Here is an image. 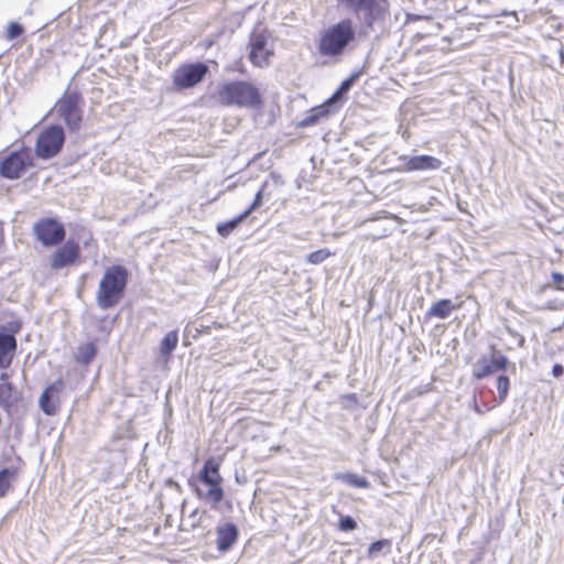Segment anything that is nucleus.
I'll use <instances>...</instances> for the list:
<instances>
[{
	"mask_svg": "<svg viewBox=\"0 0 564 564\" xmlns=\"http://www.w3.org/2000/svg\"><path fill=\"white\" fill-rule=\"evenodd\" d=\"M223 476L220 475V463L215 457L207 458L196 477H191L187 485L195 496L217 510L225 498L223 487Z\"/></svg>",
	"mask_w": 564,
	"mask_h": 564,
	"instance_id": "obj_1",
	"label": "nucleus"
},
{
	"mask_svg": "<svg viewBox=\"0 0 564 564\" xmlns=\"http://www.w3.org/2000/svg\"><path fill=\"white\" fill-rule=\"evenodd\" d=\"M356 40L357 32L354 21L350 18L340 19L321 33L317 43L318 53L326 57L340 56Z\"/></svg>",
	"mask_w": 564,
	"mask_h": 564,
	"instance_id": "obj_2",
	"label": "nucleus"
},
{
	"mask_svg": "<svg viewBox=\"0 0 564 564\" xmlns=\"http://www.w3.org/2000/svg\"><path fill=\"white\" fill-rule=\"evenodd\" d=\"M217 101L224 107L247 109H258L263 105L259 88L248 80H231L218 85Z\"/></svg>",
	"mask_w": 564,
	"mask_h": 564,
	"instance_id": "obj_3",
	"label": "nucleus"
},
{
	"mask_svg": "<svg viewBox=\"0 0 564 564\" xmlns=\"http://www.w3.org/2000/svg\"><path fill=\"white\" fill-rule=\"evenodd\" d=\"M129 272L122 264L106 268L98 284L96 303L101 310H109L120 303L128 285Z\"/></svg>",
	"mask_w": 564,
	"mask_h": 564,
	"instance_id": "obj_4",
	"label": "nucleus"
},
{
	"mask_svg": "<svg viewBox=\"0 0 564 564\" xmlns=\"http://www.w3.org/2000/svg\"><path fill=\"white\" fill-rule=\"evenodd\" d=\"M390 2L388 0H375L370 2L361 14L356 18L360 23L365 35L376 33V37L387 33L391 25Z\"/></svg>",
	"mask_w": 564,
	"mask_h": 564,
	"instance_id": "obj_5",
	"label": "nucleus"
},
{
	"mask_svg": "<svg viewBox=\"0 0 564 564\" xmlns=\"http://www.w3.org/2000/svg\"><path fill=\"white\" fill-rule=\"evenodd\" d=\"M66 133L58 123L44 127L37 134L34 144V155L40 160H51L57 156L64 148Z\"/></svg>",
	"mask_w": 564,
	"mask_h": 564,
	"instance_id": "obj_6",
	"label": "nucleus"
},
{
	"mask_svg": "<svg viewBox=\"0 0 564 564\" xmlns=\"http://www.w3.org/2000/svg\"><path fill=\"white\" fill-rule=\"evenodd\" d=\"M84 99L78 90H66L56 101L55 110L69 131L76 132L82 127Z\"/></svg>",
	"mask_w": 564,
	"mask_h": 564,
	"instance_id": "obj_7",
	"label": "nucleus"
},
{
	"mask_svg": "<svg viewBox=\"0 0 564 564\" xmlns=\"http://www.w3.org/2000/svg\"><path fill=\"white\" fill-rule=\"evenodd\" d=\"M34 165V158L29 147L0 154V177L14 181L20 178L28 169Z\"/></svg>",
	"mask_w": 564,
	"mask_h": 564,
	"instance_id": "obj_8",
	"label": "nucleus"
},
{
	"mask_svg": "<svg viewBox=\"0 0 564 564\" xmlns=\"http://www.w3.org/2000/svg\"><path fill=\"white\" fill-rule=\"evenodd\" d=\"M516 369V364H511L501 350L491 345L489 354L481 355L473 365V378L479 381L498 371L510 370L514 373Z\"/></svg>",
	"mask_w": 564,
	"mask_h": 564,
	"instance_id": "obj_9",
	"label": "nucleus"
},
{
	"mask_svg": "<svg viewBox=\"0 0 564 564\" xmlns=\"http://www.w3.org/2000/svg\"><path fill=\"white\" fill-rule=\"evenodd\" d=\"M33 235L43 247H56L64 242L66 230L56 217H43L33 224Z\"/></svg>",
	"mask_w": 564,
	"mask_h": 564,
	"instance_id": "obj_10",
	"label": "nucleus"
},
{
	"mask_svg": "<svg viewBox=\"0 0 564 564\" xmlns=\"http://www.w3.org/2000/svg\"><path fill=\"white\" fill-rule=\"evenodd\" d=\"M209 73V67L204 62L186 63L178 66L172 75L176 90H185L197 86Z\"/></svg>",
	"mask_w": 564,
	"mask_h": 564,
	"instance_id": "obj_11",
	"label": "nucleus"
},
{
	"mask_svg": "<svg viewBox=\"0 0 564 564\" xmlns=\"http://www.w3.org/2000/svg\"><path fill=\"white\" fill-rule=\"evenodd\" d=\"M22 323L18 319L8 322L0 327V368L7 369L13 359L17 349L15 334L20 332Z\"/></svg>",
	"mask_w": 564,
	"mask_h": 564,
	"instance_id": "obj_12",
	"label": "nucleus"
},
{
	"mask_svg": "<svg viewBox=\"0 0 564 564\" xmlns=\"http://www.w3.org/2000/svg\"><path fill=\"white\" fill-rule=\"evenodd\" d=\"M269 32L267 30H254L249 37V61L256 67H265L273 55V51L268 48Z\"/></svg>",
	"mask_w": 564,
	"mask_h": 564,
	"instance_id": "obj_13",
	"label": "nucleus"
},
{
	"mask_svg": "<svg viewBox=\"0 0 564 564\" xmlns=\"http://www.w3.org/2000/svg\"><path fill=\"white\" fill-rule=\"evenodd\" d=\"M398 170L403 172L436 171L442 166V161L433 155H400Z\"/></svg>",
	"mask_w": 564,
	"mask_h": 564,
	"instance_id": "obj_14",
	"label": "nucleus"
},
{
	"mask_svg": "<svg viewBox=\"0 0 564 564\" xmlns=\"http://www.w3.org/2000/svg\"><path fill=\"white\" fill-rule=\"evenodd\" d=\"M51 256V268L61 270L73 265L80 257V247L73 239L64 240Z\"/></svg>",
	"mask_w": 564,
	"mask_h": 564,
	"instance_id": "obj_15",
	"label": "nucleus"
},
{
	"mask_svg": "<svg viewBox=\"0 0 564 564\" xmlns=\"http://www.w3.org/2000/svg\"><path fill=\"white\" fill-rule=\"evenodd\" d=\"M65 384L59 378L50 383L39 399V406L46 415H55L59 406V393L63 391Z\"/></svg>",
	"mask_w": 564,
	"mask_h": 564,
	"instance_id": "obj_16",
	"label": "nucleus"
},
{
	"mask_svg": "<svg viewBox=\"0 0 564 564\" xmlns=\"http://www.w3.org/2000/svg\"><path fill=\"white\" fill-rule=\"evenodd\" d=\"M239 528L236 523L227 521L216 527V547L221 554L229 552L239 539Z\"/></svg>",
	"mask_w": 564,
	"mask_h": 564,
	"instance_id": "obj_17",
	"label": "nucleus"
},
{
	"mask_svg": "<svg viewBox=\"0 0 564 564\" xmlns=\"http://www.w3.org/2000/svg\"><path fill=\"white\" fill-rule=\"evenodd\" d=\"M339 107L330 104L329 99H326L323 104L313 107L306 113V116L297 123L301 128H308L318 124L322 120L328 119L332 115L336 113Z\"/></svg>",
	"mask_w": 564,
	"mask_h": 564,
	"instance_id": "obj_18",
	"label": "nucleus"
},
{
	"mask_svg": "<svg viewBox=\"0 0 564 564\" xmlns=\"http://www.w3.org/2000/svg\"><path fill=\"white\" fill-rule=\"evenodd\" d=\"M364 74V67L355 69L346 79H344L335 93L328 98L330 104L339 107L346 99L347 94Z\"/></svg>",
	"mask_w": 564,
	"mask_h": 564,
	"instance_id": "obj_19",
	"label": "nucleus"
},
{
	"mask_svg": "<svg viewBox=\"0 0 564 564\" xmlns=\"http://www.w3.org/2000/svg\"><path fill=\"white\" fill-rule=\"evenodd\" d=\"M20 392L11 382H0V408L10 413L20 399Z\"/></svg>",
	"mask_w": 564,
	"mask_h": 564,
	"instance_id": "obj_20",
	"label": "nucleus"
},
{
	"mask_svg": "<svg viewBox=\"0 0 564 564\" xmlns=\"http://www.w3.org/2000/svg\"><path fill=\"white\" fill-rule=\"evenodd\" d=\"M456 308L451 299H441L432 304L427 310L425 317H437L441 319L447 318Z\"/></svg>",
	"mask_w": 564,
	"mask_h": 564,
	"instance_id": "obj_21",
	"label": "nucleus"
},
{
	"mask_svg": "<svg viewBox=\"0 0 564 564\" xmlns=\"http://www.w3.org/2000/svg\"><path fill=\"white\" fill-rule=\"evenodd\" d=\"M97 355V346L93 341H86L77 347L75 359L77 362L88 366Z\"/></svg>",
	"mask_w": 564,
	"mask_h": 564,
	"instance_id": "obj_22",
	"label": "nucleus"
},
{
	"mask_svg": "<svg viewBox=\"0 0 564 564\" xmlns=\"http://www.w3.org/2000/svg\"><path fill=\"white\" fill-rule=\"evenodd\" d=\"M178 344V332L176 329L170 330L165 334L160 343V355L164 359H169Z\"/></svg>",
	"mask_w": 564,
	"mask_h": 564,
	"instance_id": "obj_23",
	"label": "nucleus"
},
{
	"mask_svg": "<svg viewBox=\"0 0 564 564\" xmlns=\"http://www.w3.org/2000/svg\"><path fill=\"white\" fill-rule=\"evenodd\" d=\"M18 476L15 467H3L0 469V498H3L12 487V482Z\"/></svg>",
	"mask_w": 564,
	"mask_h": 564,
	"instance_id": "obj_24",
	"label": "nucleus"
},
{
	"mask_svg": "<svg viewBox=\"0 0 564 564\" xmlns=\"http://www.w3.org/2000/svg\"><path fill=\"white\" fill-rule=\"evenodd\" d=\"M335 479L340 480L350 487L367 489L370 487V482L366 477H361L354 473H337Z\"/></svg>",
	"mask_w": 564,
	"mask_h": 564,
	"instance_id": "obj_25",
	"label": "nucleus"
},
{
	"mask_svg": "<svg viewBox=\"0 0 564 564\" xmlns=\"http://www.w3.org/2000/svg\"><path fill=\"white\" fill-rule=\"evenodd\" d=\"M247 214L245 212L240 213L239 215L235 216L234 218L226 220L224 223H219L217 225V232L219 236L226 238L231 232H234L238 226L247 218Z\"/></svg>",
	"mask_w": 564,
	"mask_h": 564,
	"instance_id": "obj_26",
	"label": "nucleus"
},
{
	"mask_svg": "<svg viewBox=\"0 0 564 564\" xmlns=\"http://www.w3.org/2000/svg\"><path fill=\"white\" fill-rule=\"evenodd\" d=\"M338 6L354 17L362 13V10L375 0H336Z\"/></svg>",
	"mask_w": 564,
	"mask_h": 564,
	"instance_id": "obj_27",
	"label": "nucleus"
},
{
	"mask_svg": "<svg viewBox=\"0 0 564 564\" xmlns=\"http://www.w3.org/2000/svg\"><path fill=\"white\" fill-rule=\"evenodd\" d=\"M270 187H271L270 182L262 183L260 189L256 193L251 205L247 209L243 210L245 214H247V216H249L252 212H254L257 208H259L262 205L263 199L265 197L271 196Z\"/></svg>",
	"mask_w": 564,
	"mask_h": 564,
	"instance_id": "obj_28",
	"label": "nucleus"
},
{
	"mask_svg": "<svg viewBox=\"0 0 564 564\" xmlns=\"http://www.w3.org/2000/svg\"><path fill=\"white\" fill-rule=\"evenodd\" d=\"M496 387H497V391H498L496 402H497V404H502L509 395V390H510L509 376H507L505 373H500L496 379Z\"/></svg>",
	"mask_w": 564,
	"mask_h": 564,
	"instance_id": "obj_29",
	"label": "nucleus"
},
{
	"mask_svg": "<svg viewBox=\"0 0 564 564\" xmlns=\"http://www.w3.org/2000/svg\"><path fill=\"white\" fill-rule=\"evenodd\" d=\"M384 549L387 550V553L391 552V541L388 539H379L370 543L367 550V554L368 556L372 557Z\"/></svg>",
	"mask_w": 564,
	"mask_h": 564,
	"instance_id": "obj_30",
	"label": "nucleus"
},
{
	"mask_svg": "<svg viewBox=\"0 0 564 564\" xmlns=\"http://www.w3.org/2000/svg\"><path fill=\"white\" fill-rule=\"evenodd\" d=\"M333 254V252L327 249H318L315 250L306 256V261L311 264L318 265L323 263L327 258H329Z\"/></svg>",
	"mask_w": 564,
	"mask_h": 564,
	"instance_id": "obj_31",
	"label": "nucleus"
},
{
	"mask_svg": "<svg viewBox=\"0 0 564 564\" xmlns=\"http://www.w3.org/2000/svg\"><path fill=\"white\" fill-rule=\"evenodd\" d=\"M358 527L357 521L349 514L341 516L338 521V529L343 532H351Z\"/></svg>",
	"mask_w": 564,
	"mask_h": 564,
	"instance_id": "obj_32",
	"label": "nucleus"
},
{
	"mask_svg": "<svg viewBox=\"0 0 564 564\" xmlns=\"http://www.w3.org/2000/svg\"><path fill=\"white\" fill-rule=\"evenodd\" d=\"M24 33V28L19 22H10L7 26L6 36L8 40H15L22 36Z\"/></svg>",
	"mask_w": 564,
	"mask_h": 564,
	"instance_id": "obj_33",
	"label": "nucleus"
},
{
	"mask_svg": "<svg viewBox=\"0 0 564 564\" xmlns=\"http://www.w3.org/2000/svg\"><path fill=\"white\" fill-rule=\"evenodd\" d=\"M264 182L271 183V187H270L271 193L274 189H278L284 185V180H283L282 175L276 172H271L269 175V178L265 180Z\"/></svg>",
	"mask_w": 564,
	"mask_h": 564,
	"instance_id": "obj_34",
	"label": "nucleus"
},
{
	"mask_svg": "<svg viewBox=\"0 0 564 564\" xmlns=\"http://www.w3.org/2000/svg\"><path fill=\"white\" fill-rule=\"evenodd\" d=\"M550 50L556 53L558 57V64L562 67L564 64V46L560 41H555L551 44Z\"/></svg>",
	"mask_w": 564,
	"mask_h": 564,
	"instance_id": "obj_35",
	"label": "nucleus"
},
{
	"mask_svg": "<svg viewBox=\"0 0 564 564\" xmlns=\"http://www.w3.org/2000/svg\"><path fill=\"white\" fill-rule=\"evenodd\" d=\"M551 278L555 284L556 290H564L562 286V284L564 283V274L563 273L554 271V272H552Z\"/></svg>",
	"mask_w": 564,
	"mask_h": 564,
	"instance_id": "obj_36",
	"label": "nucleus"
},
{
	"mask_svg": "<svg viewBox=\"0 0 564 564\" xmlns=\"http://www.w3.org/2000/svg\"><path fill=\"white\" fill-rule=\"evenodd\" d=\"M343 400L346 401V408L354 406L358 403L356 393H347L343 397Z\"/></svg>",
	"mask_w": 564,
	"mask_h": 564,
	"instance_id": "obj_37",
	"label": "nucleus"
},
{
	"mask_svg": "<svg viewBox=\"0 0 564 564\" xmlns=\"http://www.w3.org/2000/svg\"><path fill=\"white\" fill-rule=\"evenodd\" d=\"M564 375V367L561 364H554L552 367V376L556 379Z\"/></svg>",
	"mask_w": 564,
	"mask_h": 564,
	"instance_id": "obj_38",
	"label": "nucleus"
},
{
	"mask_svg": "<svg viewBox=\"0 0 564 564\" xmlns=\"http://www.w3.org/2000/svg\"><path fill=\"white\" fill-rule=\"evenodd\" d=\"M164 484L166 487L173 488L180 494L183 491L182 486L177 481H175L173 478L165 479Z\"/></svg>",
	"mask_w": 564,
	"mask_h": 564,
	"instance_id": "obj_39",
	"label": "nucleus"
},
{
	"mask_svg": "<svg viewBox=\"0 0 564 564\" xmlns=\"http://www.w3.org/2000/svg\"><path fill=\"white\" fill-rule=\"evenodd\" d=\"M14 433L20 438L22 435V426L20 423H15L14 425Z\"/></svg>",
	"mask_w": 564,
	"mask_h": 564,
	"instance_id": "obj_40",
	"label": "nucleus"
},
{
	"mask_svg": "<svg viewBox=\"0 0 564 564\" xmlns=\"http://www.w3.org/2000/svg\"><path fill=\"white\" fill-rule=\"evenodd\" d=\"M0 380H1L2 382H9V381H8V380H9V373H7V372H1V373H0Z\"/></svg>",
	"mask_w": 564,
	"mask_h": 564,
	"instance_id": "obj_41",
	"label": "nucleus"
},
{
	"mask_svg": "<svg viewBox=\"0 0 564 564\" xmlns=\"http://www.w3.org/2000/svg\"><path fill=\"white\" fill-rule=\"evenodd\" d=\"M474 411L479 414L484 413V411L480 409V406L476 402L474 403Z\"/></svg>",
	"mask_w": 564,
	"mask_h": 564,
	"instance_id": "obj_42",
	"label": "nucleus"
},
{
	"mask_svg": "<svg viewBox=\"0 0 564 564\" xmlns=\"http://www.w3.org/2000/svg\"><path fill=\"white\" fill-rule=\"evenodd\" d=\"M3 238V227L2 223L0 221V240Z\"/></svg>",
	"mask_w": 564,
	"mask_h": 564,
	"instance_id": "obj_43",
	"label": "nucleus"
},
{
	"mask_svg": "<svg viewBox=\"0 0 564 564\" xmlns=\"http://www.w3.org/2000/svg\"><path fill=\"white\" fill-rule=\"evenodd\" d=\"M185 503H186V501L184 500V501L182 502V512H184Z\"/></svg>",
	"mask_w": 564,
	"mask_h": 564,
	"instance_id": "obj_44",
	"label": "nucleus"
},
{
	"mask_svg": "<svg viewBox=\"0 0 564 564\" xmlns=\"http://www.w3.org/2000/svg\"><path fill=\"white\" fill-rule=\"evenodd\" d=\"M196 513H197V509H195V510L191 513V517L196 516Z\"/></svg>",
	"mask_w": 564,
	"mask_h": 564,
	"instance_id": "obj_45",
	"label": "nucleus"
},
{
	"mask_svg": "<svg viewBox=\"0 0 564 564\" xmlns=\"http://www.w3.org/2000/svg\"><path fill=\"white\" fill-rule=\"evenodd\" d=\"M213 44V41L206 42L207 46H210Z\"/></svg>",
	"mask_w": 564,
	"mask_h": 564,
	"instance_id": "obj_46",
	"label": "nucleus"
}]
</instances>
